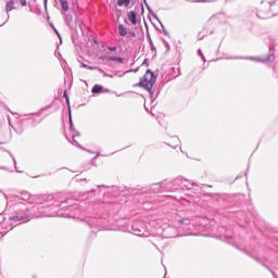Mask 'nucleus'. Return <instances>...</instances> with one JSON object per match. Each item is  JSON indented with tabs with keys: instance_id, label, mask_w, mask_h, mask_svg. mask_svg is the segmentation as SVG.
<instances>
[{
	"instance_id": "nucleus-1",
	"label": "nucleus",
	"mask_w": 278,
	"mask_h": 278,
	"mask_svg": "<svg viewBox=\"0 0 278 278\" xmlns=\"http://www.w3.org/2000/svg\"><path fill=\"white\" fill-rule=\"evenodd\" d=\"M169 192H177V190H186L191 197H199L203 194V188H212V185H199L184 176H178L168 181Z\"/></svg>"
},
{
	"instance_id": "nucleus-2",
	"label": "nucleus",
	"mask_w": 278,
	"mask_h": 278,
	"mask_svg": "<svg viewBox=\"0 0 278 278\" xmlns=\"http://www.w3.org/2000/svg\"><path fill=\"white\" fill-rule=\"evenodd\" d=\"M155 81H157V74L151 70L146 71V75L139 79L135 86L138 88H143L150 94V99H153L155 91H153V86H155Z\"/></svg>"
},
{
	"instance_id": "nucleus-3",
	"label": "nucleus",
	"mask_w": 278,
	"mask_h": 278,
	"mask_svg": "<svg viewBox=\"0 0 278 278\" xmlns=\"http://www.w3.org/2000/svg\"><path fill=\"white\" fill-rule=\"evenodd\" d=\"M50 108H51V105L41 109L37 113H30V114L23 115V117L17 123L18 128L13 127L14 131H16V134H23V130L27 129V127H36L37 122H36V117H34V116H40V114H42V112H45V110H50Z\"/></svg>"
},
{
	"instance_id": "nucleus-4",
	"label": "nucleus",
	"mask_w": 278,
	"mask_h": 278,
	"mask_svg": "<svg viewBox=\"0 0 278 278\" xmlns=\"http://www.w3.org/2000/svg\"><path fill=\"white\" fill-rule=\"evenodd\" d=\"M20 204L15 205L16 215L10 216L9 220H14V223H18L20 220H27V218H31L34 216V212L39 210L38 205H34L31 208L24 204V207H20Z\"/></svg>"
},
{
	"instance_id": "nucleus-5",
	"label": "nucleus",
	"mask_w": 278,
	"mask_h": 278,
	"mask_svg": "<svg viewBox=\"0 0 278 278\" xmlns=\"http://www.w3.org/2000/svg\"><path fill=\"white\" fill-rule=\"evenodd\" d=\"M227 60H251L252 62H262L266 64L268 62H275V46H269V54L265 58L257 56H229Z\"/></svg>"
},
{
	"instance_id": "nucleus-6",
	"label": "nucleus",
	"mask_w": 278,
	"mask_h": 278,
	"mask_svg": "<svg viewBox=\"0 0 278 278\" xmlns=\"http://www.w3.org/2000/svg\"><path fill=\"white\" fill-rule=\"evenodd\" d=\"M129 233L134 236H138L139 238H147L149 236V231H147V226L142 220H136L132 223Z\"/></svg>"
},
{
	"instance_id": "nucleus-7",
	"label": "nucleus",
	"mask_w": 278,
	"mask_h": 278,
	"mask_svg": "<svg viewBox=\"0 0 278 278\" xmlns=\"http://www.w3.org/2000/svg\"><path fill=\"white\" fill-rule=\"evenodd\" d=\"M79 210H80L79 204H73V205L66 206L64 213L56 211L55 213L50 214L49 216H63V218H75Z\"/></svg>"
},
{
	"instance_id": "nucleus-8",
	"label": "nucleus",
	"mask_w": 278,
	"mask_h": 278,
	"mask_svg": "<svg viewBox=\"0 0 278 278\" xmlns=\"http://www.w3.org/2000/svg\"><path fill=\"white\" fill-rule=\"evenodd\" d=\"M205 188L207 187H202V193H199L197 197H208L213 203H216L217 205H223L225 201H227V195L226 194H220V193H207L205 192Z\"/></svg>"
},
{
	"instance_id": "nucleus-9",
	"label": "nucleus",
	"mask_w": 278,
	"mask_h": 278,
	"mask_svg": "<svg viewBox=\"0 0 278 278\" xmlns=\"http://www.w3.org/2000/svg\"><path fill=\"white\" fill-rule=\"evenodd\" d=\"M85 223L88 225L89 229H91V233H97V231H101L102 222L100 218L94 216L85 217Z\"/></svg>"
},
{
	"instance_id": "nucleus-10",
	"label": "nucleus",
	"mask_w": 278,
	"mask_h": 278,
	"mask_svg": "<svg viewBox=\"0 0 278 278\" xmlns=\"http://www.w3.org/2000/svg\"><path fill=\"white\" fill-rule=\"evenodd\" d=\"M150 190L154 192V194H162L164 192H170L168 189V180L165 179L161 182H155L150 186Z\"/></svg>"
},
{
	"instance_id": "nucleus-11",
	"label": "nucleus",
	"mask_w": 278,
	"mask_h": 278,
	"mask_svg": "<svg viewBox=\"0 0 278 278\" xmlns=\"http://www.w3.org/2000/svg\"><path fill=\"white\" fill-rule=\"evenodd\" d=\"M68 121H70V131L72 134V140H73L74 144H76V147H81V146H79V142H77L75 139L77 136H81V134H79V131H77V129H75V125L73 124V115H72L71 111H68Z\"/></svg>"
},
{
	"instance_id": "nucleus-12",
	"label": "nucleus",
	"mask_w": 278,
	"mask_h": 278,
	"mask_svg": "<svg viewBox=\"0 0 278 278\" xmlns=\"http://www.w3.org/2000/svg\"><path fill=\"white\" fill-rule=\"evenodd\" d=\"M29 199H31V194L27 191H23L18 199H17V203L16 205H18V207H27V203H29Z\"/></svg>"
},
{
	"instance_id": "nucleus-13",
	"label": "nucleus",
	"mask_w": 278,
	"mask_h": 278,
	"mask_svg": "<svg viewBox=\"0 0 278 278\" xmlns=\"http://www.w3.org/2000/svg\"><path fill=\"white\" fill-rule=\"evenodd\" d=\"M127 18L132 25H138V12L130 11L127 13Z\"/></svg>"
},
{
	"instance_id": "nucleus-14",
	"label": "nucleus",
	"mask_w": 278,
	"mask_h": 278,
	"mask_svg": "<svg viewBox=\"0 0 278 278\" xmlns=\"http://www.w3.org/2000/svg\"><path fill=\"white\" fill-rule=\"evenodd\" d=\"M117 29H118L119 36H122V37L127 36V34L129 31V28L125 27V25H123V24H118Z\"/></svg>"
},
{
	"instance_id": "nucleus-15",
	"label": "nucleus",
	"mask_w": 278,
	"mask_h": 278,
	"mask_svg": "<svg viewBox=\"0 0 278 278\" xmlns=\"http://www.w3.org/2000/svg\"><path fill=\"white\" fill-rule=\"evenodd\" d=\"M92 94H101L103 92V86L102 85H94L91 89Z\"/></svg>"
},
{
	"instance_id": "nucleus-16",
	"label": "nucleus",
	"mask_w": 278,
	"mask_h": 278,
	"mask_svg": "<svg viewBox=\"0 0 278 278\" xmlns=\"http://www.w3.org/2000/svg\"><path fill=\"white\" fill-rule=\"evenodd\" d=\"M62 15L64 16V21H65L67 27H71V23H73V15L65 14L64 12H62Z\"/></svg>"
},
{
	"instance_id": "nucleus-17",
	"label": "nucleus",
	"mask_w": 278,
	"mask_h": 278,
	"mask_svg": "<svg viewBox=\"0 0 278 278\" xmlns=\"http://www.w3.org/2000/svg\"><path fill=\"white\" fill-rule=\"evenodd\" d=\"M75 25L78 26V28L80 29V34L81 36H84V28L86 27V25L84 24V22L79 18L75 20Z\"/></svg>"
},
{
	"instance_id": "nucleus-18",
	"label": "nucleus",
	"mask_w": 278,
	"mask_h": 278,
	"mask_svg": "<svg viewBox=\"0 0 278 278\" xmlns=\"http://www.w3.org/2000/svg\"><path fill=\"white\" fill-rule=\"evenodd\" d=\"M117 5L119 8H123V5L129 8V5H131V0H117Z\"/></svg>"
},
{
	"instance_id": "nucleus-19",
	"label": "nucleus",
	"mask_w": 278,
	"mask_h": 278,
	"mask_svg": "<svg viewBox=\"0 0 278 278\" xmlns=\"http://www.w3.org/2000/svg\"><path fill=\"white\" fill-rule=\"evenodd\" d=\"M109 62H118V64H123L125 62V59L122 56H109Z\"/></svg>"
},
{
	"instance_id": "nucleus-20",
	"label": "nucleus",
	"mask_w": 278,
	"mask_h": 278,
	"mask_svg": "<svg viewBox=\"0 0 278 278\" xmlns=\"http://www.w3.org/2000/svg\"><path fill=\"white\" fill-rule=\"evenodd\" d=\"M63 98L65 99V101H66V105H67V108H68V112H71V98L68 97V91H64L63 92Z\"/></svg>"
},
{
	"instance_id": "nucleus-21",
	"label": "nucleus",
	"mask_w": 278,
	"mask_h": 278,
	"mask_svg": "<svg viewBox=\"0 0 278 278\" xmlns=\"http://www.w3.org/2000/svg\"><path fill=\"white\" fill-rule=\"evenodd\" d=\"M190 223H191L190 218H182L178 220V224L180 225V227H188Z\"/></svg>"
},
{
	"instance_id": "nucleus-22",
	"label": "nucleus",
	"mask_w": 278,
	"mask_h": 278,
	"mask_svg": "<svg viewBox=\"0 0 278 278\" xmlns=\"http://www.w3.org/2000/svg\"><path fill=\"white\" fill-rule=\"evenodd\" d=\"M63 12H68V0H59Z\"/></svg>"
},
{
	"instance_id": "nucleus-23",
	"label": "nucleus",
	"mask_w": 278,
	"mask_h": 278,
	"mask_svg": "<svg viewBox=\"0 0 278 278\" xmlns=\"http://www.w3.org/2000/svg\"><path fill=\"white\" fill-rule=\"evenodd\" d=\"M147 195L144 193H137L136 200L139 201V203H146Z\"/></svg>"
},
{
	"instance_id": "nucleus-24",
	"label": "nucleus",
	"mask_w": 278,
	"mask_h": 278,
	"mask_svg": "<svg viewBox=\"0 0 278 278\" xmlns=\"http://www.w3.org/2000/svg\"><path fill=\"white\" fill-rule=\"evenodd\" d=\"M5 10H7V13L12 12V10H14V1H8Z\"/></svg>"
},
{
	"instance_id": "nucleus-25",
	"label": "nucleus",
	"mask_w": 278,
	"mask_h": 278,
	"mask_svg": "<svg viewBox=\"0 0 278 278\" xmlns=\"http://www.w3.org/2000/svg\"><path fill=\"white\" fill-rule=\"evenodd\" d=\"M262 266H264L265 268H267V270H269V273H271L274 278H278L277 273H275V270H273V268H270L268 265L262 263Z\"/></svg>"
},
{
	"instance_id": "nucleus-26",
	"label": "nucleus",
	"mask_w": 278,
	"mask_h": 278,
	"mask_svg": "<svg viewBox=\"0 0 278 278\" xmlns=\"http://www.w3.org/2000/svg\"><path fill=\"white\" fill-rule=\"evenodd\" d=\"M81 68H87V71H97V68H99V67H97V66L92 67L88 64L81 63Z\"/></svg>"
},
{
	"instance_id": "nucleus-27",
	"label": "nucleus",
	"mask_w": 278,
	"mask_h": 278,
	"mask_svg": "<svg viewBox=\"0 0 278 278\" xmlns=\"http://www.w3.org/2000/svg\"><path fill=\"white\" fill-rule=\"evenodd\" d=\"M174 140V146L169 144V147H172V149H177V146L179 144V137H173Z\"/></svg>"
},
{
	"instance_id": "nucleus-28",
	"label": "nucleus",
	"mask_w": 278,
	"mask_h": 278,
	"mask_svg": "<svg viewBox=\"0 0 278 278\" xmlns=\"http://www.w3.org/2000/svg\"><path fill=\"white\" fill-rule=\"evenodd\" d=\"M148 39L150 42L151 51H157V49L155 48V45H153V40L151 39V35H149V33H148Z\"/></svg>"
},
{
	"instance_id": "nucleus-29",
	"label": "nucleus",
	"mask_w": 278,
	"mask_h": 278,
	"mask_svg": "<svg viewBox=\"0 0 278 278\" xmlns=\"http://www.w3.org/2000/svg\"><path fill=\"white\" fill-rule=\"evenodd\" d=\"M97 205H99V204H96L94 202H91L90 204H89V207H87L86 210H87V212H94L97 208H94V207H97Z\"/></svg>"
},
{
	"instance_id": "nucleus-30",
	"label": "nucleus",
	"mask_w": 278,
	"mask_h": 278,
	"mask_svg": "<svg viewBox=\"0 0 278 278\" xmlns=\"http://www.w3.org/2000/svg\"><path fill=\"white\" fill-rule=\"evenodd\" d=\"M143 3L149 12V14H153V9H151V7L149 5V2H147V0H143Z\"/></svg>"
},
{
	"instance_id": "nucleus-31",
	"label": "nucleus",
	"mask_w": 278,
	"mask_h": 278,
	"mask_svg": "<svg viewBox=\"0 0 278 278\" xmlns=\"http://www.w3.org/2000/svg\"><path fill=\"white\" fill-rule=\"evenodd\" d=\"M249 254V252H245V255H248ZM250 255V257H252V260H255V262H258V264H264V262H262L261 260H260V257H257V256H253V255H251V254H249Z\"/></svg>"
},
{
	"instance_id": "nucleus-32",
	"label": "nucleus",
	"mask_w": 278,
	"mask_h": 278,
	"mask_svg": "<svg viewBox=\"0 0 278 278\" xmlns=\"http://www.w3.org/2000/svg\"><path fill=\"white\" fill-rule=\"evenodd\" d=\"M51 27H52L54 34H56V36L60 38V40H62V36L60 35V31H58V28L55 26H53V24H51Z\"/></svg>"
},
{
	"instance_id": "nucleus-33",
	"label": "nucleus",
	"mask_w": 278,
	"mask_h": 278,
	"mask_svg": "<svg viewBox=\"0 0 278 278\" xmlns=\"http://www.w3.org/2000/svg\"><path fill=\"white\" fill-rule=\"evenodd\" d=\"M198 55H200L201 60H203V62L205 61V55L203 54V51H201V49L198 50Z\"/></svg>"
},
{
	"instance_id": "nucleus-34",
	"label": "nucleus",
	"mask_w": 278,
	"mask_h": 278,
	"mask_svg": "<svg viewBox=\"0 0 278 278\" xmlns=\"http://www.w3.org/2000/svg\"><path fill=\"white\" fill-rule=\"evenodd\" d=\"M194 3H212V0H195Z\"/></svg>"
},
{
	"instance_id": "nucleus-35",
	"label": "nucleus",
	"mask_w": 278,
	"mask_h": 278,
	"mask_svg": "<svg viewBox=\"0 0 278 278\" xmlns=\"http://www.w3.org/2000/svg\"><path fill=\"white\" fill-rule=\"evenodd\" d=\"M152 15V17L157 21V23H161L160 22V17H157V14H155V12L152 11V13H150Z\"/></svg>"
},
{
	"instance_id": "nucleus-36",
	"label": "nucleus",
	"mask_w": 278,
	"mask_h": 278,
	"mask_svg": "<svg viewBox=\"0 0 278 278\" xmlns=\"http://www.w3.org/2000/svg\"><path fill=\"white\" fill-rule=\"evenodd\" d=\"M160 25H161V27H162V29H163V34H164L165 36H168V30H166V28H164V24H162V22H160Z\"/></svg>"
},
{
	"instance_id": "nucleus-37",
	"label": "nucleus",
	"mask_w": 278,
	"mask_h": 278,
	"mask_svg": "<svg viewBox=\"0 0 278 278\" xmlns=\"http://www.w3.org/2000/svg\"><path fill=\"white\" fill-rule=\"evenodd\" d=\"M128 36H130L131 38H136V31H134V30H130V29H128Z\"/></svg>"
},
{
	"instance_id": "nucleus-38",
	"label": "nucleus",
	"mask_w": 278,
	"mask_h": 278,
	"mask_svg": "<svg viewBox=\"0 0 278 278\" xmlns=\"http://www.w3.org/2000/svg\"><path fill=\"white\" fill-rule=\"evenodd\" d=\"M17 3H21V5L25 7L27 5V0H16Z\"/></svg>"
},
{
	"instance_id": "nucleus-39",
	"label": "nucleus",
	"mask_w": 278,
	"mask_h": 278,
	"mask_svg": "<svg viewBox=\"0 0 278 278\" xmlns=\"http://www.w3.org/2000/svg\"><path fill=\"white\" fill-rule=\"evenodd\" d=\"M205 38V35H201V31L198 34V40H203Z\"/></svg>"
},
{
	"instance_id": "nucleus-40",
	"label": "nucleus",
	"mask_w": 278,
	"mask_h": 278,
	"mask_svg": "<svg viewBox=\"0 0 278 278\" xmlns=\"http://www.w3.org/2000/svg\"><path fill=\"white\" fill-rule=\"evenodd\" d=\"M13 162H14V164H15V170H16V173H23V172L18 170V168L16 167V159L13 157Z\"/></svg>"
},
{
	"instance_id": "nucleus-41",
	"label": "nucleus",
	"mask_w": 278,
	"mask_h": 278,
	"mask_svg": "<svg viewBox=\"0 0 278 278\" xmlns=\"http://www.w3.org/2000/svg\"><path fill=\"white\" fill-rule=\"evenodd\" d=\"M116 49H117L116 47H108L109 51H116Z\"/></svg>"
},
{
	"instance_id": "nucleus-42",
	"label": "nucleus",
	"mask_w": 278,
	"mask_h": 278,
	"mask_svg": "<svg viewBox=\"0 0 278 278\" xmlns=\"http://www.w3.org/2000/svg\"><path fill=\"white\" fill-rule=\"evenodd\" d=\"M142 64H143V66H149V60L146 59Z\"/></svg>"
},
{
	"instance_id": "nucleus-43",
	"label": "nucleus",
	"mask_w": 278,
	"mask_h": 278,
	"mask_svg": "<svg viewBox=\"0 0 278 278\" xmlns=\"http://www.w3.org/2000/svg\"><path fill=\"white\" fill-rule=\"evenodd\" d=\"M99 155H101V153H100V152H97L96 155H94V157H93V160H97V157H99Z\"/></svg>"
},
{
	"instance_id": "nucleus-44",
	"label": "nucleus",
	"mask_w": 278,
	"mask_h": 278,
	"mask_svg": "<svg viewBox=\"0 0 278 278\" xmlns=\"http://www.w3.org/2000/svg\"><path fill=\"white\" fill-rule=\"evenodd\" d=\"M48 0H43L45 10H47Z\"/></svg>"
},
{
	"instance_id": "nucleus-45",
	"label": "nucleus",
	"mask_w": 278,
	"mask_h": 278,
	"mask_svg": "<svg viewBox=\"0 0 278 278\" xmlns=\"http://www.w3.org/2000/svg\"><path fill=\"white\" fill-rule=\"evenodd\" d=\"M48 0H43L45 10H47Z\"/></svg>"
},
{
	"instance_id": "nucleus-46",
	"label": "nucleus",
	"mask_w": 278,
	"mask_h": 278,
	"mask_svg": "<svg viewBox=\"0 0 278 278\" xmlns=\"http://www.w3.org/2000/svg\"><path fill=\"white\" fill-rule=\"evenodd\" d=\"M238 179H242V175H238V176L236 177V180H238Z\"/></svg>"
},
{
	"instance_id": "nucleus-47",
	"label": "nucleus",
	"mask_w": 278,
	"mask_h": 278,
	"mask_svg": "<svg viewBox=\"0 0 278 278\" xmlns=\"http://www.w3.org/2000/svg\"><path fill=\"white\" fill-rule=\"evenodd\" d=\"M141 10H142V12H144V5L143 4H141Z\"/></svg>"
},
{
	"instance_id": "nucleus-48",
	"label": "nucleus",
	"mask_w": 278,
	"mask_h": 278,
	"mask_svg": "<svg viewBox=\"0 0 278 278\" xmlns=\"http://www.w3.org/2000/svg\"><path fill=\"white\" fill-rule=\"evenodd\" d=\"M72 40H73V42H75V35L72 36Z\"/></svg>"
},
{
	"instance_id": "nucleus-49",
	"label": "nucleus",
	"mask_w": 278,
	"mask_h": 278,
	"mask_svg": "<svg viewBox=\"0 0 278 278\" xmlns=\"http://www.w3.org/2000/svg\"><path fill=\"white\" fill-rule=\"evenodd\" d=\"M248 176H249V172H245V173H244V177H248Z\"/></svg>"
},
{
	"instance_id": "nucleus-50",
	"label": "nucleus",
	"mask_w": 278,
	"mask_h": 278,
	"mask_svg": "<svg viewBox=\"0 0 278 278\" xmlns=\"http://www.w3.org/2000/svg\"><path fill=\"white\" fill-rule=\"evenodd\" d=\"M65 138H66V140H67L68 142H71V139H70L67 136H65Z\"/></svg>"
},
{
	"instance_id": "nucleus-51",
	"label": "nucleus",
	"mask_w": 278,
	"mask_h": 278,
	"mask_svg": "<svg viewBox=\"0 0 278 278\" xmlns=\"http://www.w3.org/2000/svg\"><path fill=\"white\" fill-rule=\"evenodd\" d=\"M0 218H2L3 220H5V217H3V215H0Z\"/></svg>"
},
{
	"instance_id": "nucleus-52",
	"label": "nucleus",
	"mask_w": 278,
	"mask_h": 278,
	"mask_svg": "<svg viewBox=\"0 0 278 278\" xmlns=\"http://www.w3.org/2000/svg\"><path fill=\"white\" fill-rule=\"evenodd\" d=\"M166 47H167V49H170V46L168 43H166Z\"/></svg>"
},
{
	"instance_id": "nucleus-53",
	"label": "nucleus",
	"mask_w": 278,
	"mask_h": 278,
	"mask_svg": "<svg viewBox=\"0 0 278 278\" xmlns=\"http://www.w3.org/2000/svg\"><path fill=\"white\" fill-rule=\"evenodd\" d=\"M80 181H87V179H86V178H83V179H80Z\"/></svg>"
},
{
	"instance_id": "nucleus-54",
	"label": "nucleus",
	"mask_w": 278,
	"mask_h": 278,
	"mask_svg": "<svg viewBox=\"0 0 278 278\" xmlns=\"http://www.w3.org/2000/svg\"><path fill=\"white\" fill-rule=\"evenodd\" d=\"M105 207H110V203L105 204Z\"/></svg>"
},
{
	"instance_id": "nucleus-55",
	"label": "nucleus",
	"mask_w": 278,
	"mask_h": 278,
	"mask_svg": "<svg viewBox=\"0 0 278 278\" xmlns=\"http://www.w3.org/2000/svg\"><path fill=\"white\" fill-rule=\"evenodd\" d=\"M76 1H77V0H73V4H74V5H75Z\"/></svg>"
},
{
	"instance_id": "nucleus-56",
	"label": "nucleus",
	"mask_w": 278,
	"mask_h": 278,
	"mask_svg": "<svg viewBox=\"0 0 278 278\" xmlns=\"http://www.w3.org/2000/svg\"><path fill=\"white\" fill-rule=\"evenodd\" d=\"M5 25V23L1 24L0 27H3Z\"/></svg>"
},
{
	"instance_id": "nucleus-57",
	"label": "nucleus",
	"mask_w": 278,
	"mask_h": 278,
	"mask_svg": "<svg viewBox=\"0 0 278 278\" xmlns=\"http://www.w3.org/2000/svg\"><path fill=\"white\" fill-rule=\"evenodd\" d=\"M214 18V15L210 18V21H212Z\"/></svg>"
},
{
	"instance_id": "nucleus-58",
	"label": "nucleus",
	"mask_w": 278,
	"mask_h": 278,
	"mask_svg": "<svg viewBox=\"0 0 278 278\" xmlns=\"http://www.w3.org/2000/svg\"><path fill=\"white\" fill-rule=\"evenodd\" d=\"M88 152H89V153H94V152H92V151H90V150H88Z\"/></svg>"
},
{
	"instance_id": "nucleus-59",
	"label": "nucleus",
	"mask_w": 278,
	"mask_h": 278,
	"mask_svg": "<svg viewBox=\"0 0 278 278\" xmlns=\"http://www.w3.org/2000/svg\"><path fill=\"white\" fill-rule=\"evenodd\" d=\"M227 238H232V236L230 235V236H227Z\"/></svg>"
},
{
	"instance_id": "nucleus-60",
	"label": "nucleus",
	"mask_w": 278,
	"mask_h": 278,
	"mask_svg": "<svg viewBox=\"0 0 278 278\" xmlns=\"http://www.w3.org/2000/svg\"><path fill=\"white\" fill-rule=\"evenodd\" d=\"M154 248L157 249V245L154 243Z\"/></svg>"
},
{
	"instance_id": "nucleus-61",
	"label": "nucleus",
	"mask_w": 278,
	"mask_h": 278,
	"mask_svg": "<svg viewBox=\"0 0 278 278\" xmlns=\"http://www.w3.org/2000/svg\"><path fill=\"white\" fill-rule=\"evenodd\" d=\"M166 273H167V269L165 268V275H166Z\"/></svg>"
},
{
	"instance_id": "nucleus-62",
	"label": "nucleus",
	"mask_w": 278,
	"mask_h": 278,
	"mask_svg": "<svg viewBox=\"0 0 278 278\" xmlns=\"http://www.w3.org/2000/svg\"><path fill=\"white\" fill-rule=\"evenodd\" d=\"M102 218H105L104 216H102Z\"/></svg>"
}]
</instances>
